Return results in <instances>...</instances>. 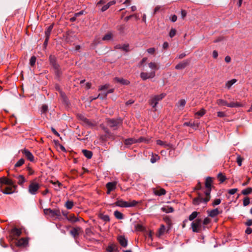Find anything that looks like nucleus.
<instances>
[{
    "label": "nucleus",
    "instance_id": "f257e3e1",
    "mask_svg": "<svg viewBox=\"0 0 252 252\" xmlns=\"http://www.w3.org/2000/svg\"><path fill=\"white\" fill-rule=\"evenodd\" d=\"M213 183V178L210 177L206 178L205 180V188L206 190L204 191L205 197H203V195L201 193L198 192L197 193V196L193 199L192 203L194 205H198L199 204L203 203L206 204L210 200L211 198V191L212 190Z\"/></svg>",
    "mask_w": 252,
    "mask_h": 252
},
{
    "label": "nucleus",
    "instance_id": "f03ea898",
    "mask_svg": "<svg viewBox=\"0 0 252 252\" xmlns=\"http://www.w3.org/2000/svg\"><path fill=\"white\" fill-rule=\"evenodd\" d=\"M148 66L152 70L151 71L149 72H142L140 73V77L143 80L154 78L156 75V71L159 69L158 63L155 62L149 63Z\"/></svg>",
    "mask_w": 252,
    "mask_h": 252
},
{
    "label": "nucleus",
    "instance_id": "7ed1b4c3",
    "mask_svg": "<svg viewBox=\"0 0 252 252\" xmlns=\"http://www.w3.org/2000/svg\"><path fill=\"white\" fill-rule=\"evenodd\" d=\"M137 203V202L135 200L127 202L122 199H118L114 204L118 207L126 208L135 206Z\"/></svg>",
    "mask_w": 252,
    "mask_h": 252
},
{
    "label": "nucleus",
    "instance_id": "20e7f679",
    "mask_svg": "<svg viewBox=\"0 0 252 252\" xmlns=\"http://www.w3.org/2000/svg\"><path fill=\"white\" fill-rule=\"evenodd\" d=\"M40 188V185L35 180H33L30 182L28 188V191L31 194L35 195L37 194Z\"/></svg>",
    "mask_w": 252,
    "mask_h": 252
},
{
    "label": "nucleus",
    "instance_id": "39448f33",
    "mask_svg": "<svg viewBox=\"0 0 252 252\" xmlns=\"http://www.w3.org/2000/svg\"><path fill=\"white\" fill-rule=\"evenodd\" d=\"M201 223L202 220L200 219H197L191 223V227L193 232L198 233L201 231L202 228L203 229H205V227L202 226Z\"/></svg>",
    "mask_w": 252,
    "mask_h": 252
},
{
    "label": "nucleus",
    "instance_id": "423d86ee",
    "mask_svg": "<svg viewBox=\"0 0 252 252\" xmlns=\"http://www.w3.org/2000/svg\"><path fill=\"white\" fill-rule=\"evenodd\" d=\"M45 215L51 218H59L61 216V213L59 209H45L44 210Z\"/></svg>",
    "mask_w": 252,
    "mask_h": 252
},
{
    "label": "nucleus",
    "instance_id": "0eeeda50",
    "mask_svg": "<svg viewBox=\"0 0 252 252\" xmlns=\"http://www.w3.org/2000/svg\"><path fill=\"white\" fill-rule=\"evenodd\" d=\"M165 94L162 93L159 95H156L151 97L150 104L153 108L155 109V111L156 110V108L158 102L163 98L165 96Z\"/></svg>",
    "mask_w": 252,
    "mask_h": 252
},
{
    "label": "nucleus",
    "instance_id": "6e6552de",
    "mask_svg": "<svg viewBox=\"0 0 252 252\" xmlns=\"http://www.w3.org/2000/svg\"><path fill=\"white\" fill-rule=\"evenodd\" d=\"M148 142V140H147L146 138L141 137L138 139H135L133 138L126 139L125 140V144L126 145H130L133 143H140V142Z\"/></svg>",
    "mask_w": 252,
    "mask_h": 252
},
{
    "label": "nucleus",
    "instance_id": "1a4fd4ad",
    "mask_svg": "<svg viewBox=\"0 0 252 252\" xmlns=\"http://www.w3.org/2000/svg\"><path fill=\"white\" fill-rule=\"evenodd\" d=\"M49 61L50 64L52 65L53 68H54L56 73H57V74L59 75L60 73V66L56 63V58L55 57V56H50L49 57Z\"/></svg>",
    "mask_w": 252,
    "mask_h": 252
},
{
    "label": "nucleus",
    "instance_id": "9d476101",
    "mask_svg": "<svg viewBox=\"0 0 252 252\" xmlns=\"http://www.w3.org/2000/svg\"><path fill=\"white\" fill-rule=\"evenodd\" d=\"M108 125L113 128L114 129H116L121 124L122 121L120 119L114 120L110 119L107 121Z\"/></svg>",
    "mask_w": 252,
    "mask_h": 252
},
{
    "label": "nucleus",
    "instance_id": "9b49d317",
    "mask_svg": "<svg viewBox=\"0 0 252 252\" xmlns=\"http://www.w3.org/2000/svg\"><path fill=\"white\" fill-rule=\"evenodd\" d=\"M21 230L17 228H14L10 232V237L12 239L17 240L21 234Z\"/></svg>",
    "mask_w": 252,
    "mask_h": 252
},
{
    "label": "nucleus",
    "instance_id": "f8f14e48",
    "mask_svg": "<svg viewBox=\"0 0 252 252\" xmlns=\"http://www.w3.org/2000/svg\"><path fill=\"white\" fill-rule=\"evenodd\" d=\"M5 186H13V181L5 177L0 178V188Z\"/></svg>",
    "mask_w": 252,
    "mask_h": 252
},
{
    "label": "nucleus",
    "instance_id": "ddd939ff",
    "mask_svg": "<svg viewBox=\"0 0 252 252\" xmlns=\"http://www.w3.org/2000/svg\"><path fill=\"white\" fill-rule=\"evenodd\" d=\"M13 186H1L0 188V191L6 194H11L14 192V189L13 188Z\"/></svg>",
    "mask_w": 252,
    "mask_h": 252
},
{
    "label": "nucleus",
    "instance_id": "4468645a",
    "mask_svg": "<svg viewBox=\"0 0 252 252\" xmlns=\"http://www.w3.org/2000/svg\"><path fill=\"white\" fill-rule=\"evenodd\" d=\"M22 153L25 155L26 158L30 161L33 162L34 160V158L31 152L28 150L25 149L22 150Z\"/></svg>",
    "mask_w": 252,
    "mask_h": 252
},
{
    "label": "nucleus",
    "instance_id": "2eb2a0df",
    "mask_svg": "<svg viewBox=\"0 0 252 252\" xmlns=\"http://www.w3.org/2000/svg\"><path fill=\"white\" fill-rule=\"evenodd\" d=\"M118 240L120 245L123 247H126L127 245V241L124 236H119L118 237Z\"/></svg>",
    "mask_w": 252,
    "mask_h": 252
},
{
    "label": "nucleus",
    "instance_id": "dca6fc26",
    "mask_svg": "<svg viewBox=\"0 0 252 252\" xmlns=\"http://www.w3.org/2000/svg\"><path fill=\"white\" fill-rule=\"evenodd\" d=\"M117 185V182L116 181L108 182L106 184V187L107 189H109V190L113 191L116 189Z\"/></svg>",
    "mask_w": 252,
    "mask_h": 252
},
{
    "label": "nucleus",
    "instance_id": "f3484780",
    "mask_svg": "<svg viewBox=\"0 0 252 252\" xmlns=\"http://www.w3.org/2000/svg\"><path fill=\"white\" fill-rule=\"evenodd\" d=\"M114 81L123 85H128L129 84V81L122 78L115 77L114 78Z\"/></svg>",
    "mask_w": 252,
    "mask_h": 252
},
{
    "label": "nucleus",
    "instance_id": "a211bd4d",
    "mask_svg": "<svg viewBox=\"0 0 252 252\" xmlns=\"http://www.w3.org/2000/svg\"><path fill=\"white\" fill-rule=\"evenodd\" d=\"M154 193L156 195L161 196L165 194L166 190L162 188L154 189Z\"/></svg>",
    "mask_w": 252,
    "mask_h": 252
},
{
    "label": "nucleus",
    "instance_id": "6ab92c4d",
    "mask_svg": "<svg viewBox=\"0 0 252 252\" xmlns=\"http://www.w3.org/2000/svg\"><path fill=\"white\" fill-rule=\"evenodd\" d=\"M188 64L189 62L188 61H183L176 65L175 68L176 69H184L188 65Z\"/></svg>",
    "mask_w": 252,
    "mask_h": 252
},
{
    "label": "nucleus",
    "instance_id": "aec40b11",
    "mask_svg": "<svg viewBox=\"0 0 252 252\" xmlns=\"http://www.w3.org/2000/svg\"><path fill=\"white\" fill-rule=\"evenodd\" d=\"M128 47L129 45L128 44H118L115 46L116 49H121L125 52H128L129 51Z\"/></svg>",
    "mask_w": 252,
    "mask_h": 252
},
{
    "label": "nucleus",
    "instance_id": "412c9836",
    "mask_svg": "<svg viewBox=\"0 0 252 252\" xmlns=\"http://www.w3.org/2000/svg\"><path fill=\"white\" fill-rule=\"evenodd\" d=\"M199 124L198 123H195L194 122H185L184 124V126H189L195 129H196L199 127Z\"/></svg>",
    "mask_w": 252,
    "mask_h": 252
},
{
    "label": "nucleus",
    "instance_id": "4be33fe9",
    "mask_svg": "<svg viewBox=\"0 0 252 252\" xmlns=\"http://www.w3.org/2000/svg\"><path fill=\"white\" fill-rule=\"evenodd\" d=\"M81 228L79 227H74L72 230L70 231V234L73 237H76L77 236L79 235V231L80 230Z\"/></svg>",
    "mask_w": 252,
    "mask_h": 252
},
{
    "label": "nucleus",
    "instance_id": "5701e85b",
    "mask_svg": "<svg viewBox=\"0 0 252 252\" xmlns=\"http://www.w3.org/2000/svg\"><path fill=\"white\" fill-rule=\"evenodd\" d=\"M28 240L26 238H22L19 239L16 243L18 246H25L28 244Z\"/></svg>",
    "mask_w": 252,
    "mask_h": 252
},
{
    "label": "nucleus",
    "instance_id": "b1692460",
    "mask_svg": "<svg viewBox=\"0 0 252 252\" xmlns=\"http://www.w3.org/2000/svg\"><path fill=\"white\" fill-rule=\"evenodd\" d=\"M66 219L73 223L79 221V219L76 218L74 214H70L69 216H66Z\"/></svg>",
    "mask_w": 252,
    "mask_h": 252
},
{
    "label": "nucleus",
    "instance_id": "393cba45",
    "mask_svg": "<svg viewBox=\"0 0 252 252\" xmlns=\"http://www.w3.org/2000/svg\"><path fill=\"white\" fill-rule=\"evenodd\" d=\"M17 183L20 186H23L24 183L26 182V179L24 178V177L23 175H19L17 177Z\"/></svg>",
    "mask_w": 252,
    "mask_h": 252
},
{
    "label": "nucleus",
    "instance_id": "a878e982",
    "mask_svg": "<svg viewBox=\"0 0 252 252\" xmlns=\"http://www.w3.org/2000/svg\"><path fill=\"white\" fill-rule=\"evenodd\" d=\"M161 209L162 212L166 213H172L174 211L173 208L168 206H164Z\"/></svg>",
    "mask_w": 252,
    "mask_h": 252
},
{
    "label": "nucleus",
    "instance_id": "bb28decb",
    "mask_svg": "<svg viewBox=\"0 0 252 252\" xmlns=\"http://www.w3.org/2000/svg\"><path fill=\"white\" fill-rule=\"evenodd\" d=\"M53 27V25H51V26H49L45 32V36H46V41H48V39H49V36L50 35L51 32L52 30Z\"/></svg>",
    "mask_w": 252,
    "mask_h": 252
},
{
    "label": "nucleus",
    "instance_id": "cd10ccee",
    "mask_svg": "<svg viewBox=\"0 0 252 252\" xmlns=\"http://www.w3.org/2000/svg\"><path fill=\"white\" fill-rule=\"evenodd\" d=\"M157 144L158 145L163 146L165 148H170L171 147V145L170 144L167 143L165 142H163L160 140H157Z\"/></svg>",
    "mask_w": 252,
    "mask_h": 252
},
{
    "label": "nucleus",
    "instance_id": "c85d7f7f",
    "mask_svg": "<svg viewBox=\"0 0 252 252\" xmlns=\"http://www.w3.org/2000/svg\"><path fill=\"white\" fill-rule=\"evenodd\" d=\"M243 106V105L240 103L238 102H232L230 103H228L227 104V107H240Z\"/></svg>",
    "mask_w": 252,
    "mask_h": 252
},
{
    "label": "nucleus",
    "instance_id": "c756f323",
    "mask_svg": "<svg viewBox=\"0 0 252 252\" xmlns=\"http://www.w3.org/2000/svg\"><path fill=\"white\" fill-rule=\"evenodd\" d=\"M219 214L220 212L218 208L212 210L209 212V215L212 218L216 217Z\"/></svg>",
    "mask_w": 252,
    "mask_h": 252
},
{
    "label": "nucleus",
    "instance_id": "7c9ffc66",
    "mask_svg": "<svg viewBox=\"0 0 252 252\" xmlns=\"http://www.w3.org/2000/svg\"><path fill=\"white\" fill-rule=\"evenodd\" d=\"M82 153L84 155L88 158H91L92 157L93 154L92 152L90 151H88L87 150H83Z\"/></svg>",
    "mask_w": 252,
    "mask_h": 252
},
{
    "label": "nucleus",
    "instance_id": "2f4dec72",
    "mask_svg": "<svg viewBox=\"0 0 252 252\" xmlns=\"http://www.w3.org/2000/svg\"><path fill=\"white\" fill-rule=\"evenodd\" d=\"M237 82V80L236 79H233L230 81H227L225 84V87L229 89L231 87L235 84Z\"/></svg>",
    "mask_w": 252,
    "mask_h": 252
},
{
    "label": "nucleus",
    "instance_id": "473e14b6",
    "mask_svg": "<svg viewBox=\"0 0 252 252\" xmlns=\"http://www.w3.org/2000/svg\"><path fill=\"white\" fill-rule=\"evenodd\" d=\"M114 215L117 219L122 220L124 219L123 214L118 211H115L114 213Z\"/></svg>",
    "mask_w": 252,
    "mask_h": 252
},
{
    "label": "nucleus",
    "instance_id": "72a5a7b5",
    "mask_svg": "<svg viewBox=\"0 0 252 252\" xmlns=\"http://www.w3.org/2000/svg\"><path fill=\"white\" fill-rule=\"evenodd\" d=\"M217 104L220 106H227L228 103L226 101L222 99H219L217 100Z\"/></svg>",
    "mask_w": 252,
    "mask_h": 252
},
{
    "label": "nucleus",
    "instance_id": "f704fd0d",
    "mask_svg": "<svg viewBox=\"0 0 252 252\" xmlns=\"http://www.w3.org/2000/svg\"><path fill=\"white\" fill-rule=\"evenodd\" d=\"M51 183L54 185L55 189L56 190H59L60 189V187L62 186V184L59 182L58 181L56 182H54L53 181H51Z\"/></svg>",
    "mask_w": 252,
    "mask_h": 252
},
{
    "label": "nucleus",
    "instance_id": "c9c22d12",
    "mask_svg": "<svg viewBox=\"0 0 252 252\" xmlns=\"http://www.w3.org/2000/svg\"><path fill=\"white\" fill-rule=\"evenodd\" d=\"M112 37L113 34L111 33H108L103 37L102 40L109 41L112 39Z\"/></svg>",
    "mask_w": 252,
    "mask_h": 252
},
{
    "label": "nucleus",
    "instance_id": "e433bc0d",
    "mask_svg": "<svg viewBox=\"0 0 252 252\" xmlns=\"http://www.w3.org/2000/svg\"><path fill=\"white\" fill-rule=\"evenodd\" d=\"M252 192V188H248L242 190V193L243 195H248Z\"/></svg>",
    "mask_w": 252,
    "mask_h": 252
},
{
    "label": "nucleus",
    "instance_id": "4c0bfd02",
    "mask_svg": "<svg viewBox=\"0 0 252 252\" xmlns=\"http://www.w3.org/2000/svg\"><path fill=\"white\" fill-rule=\"evenodd\" d=\"M99 218L102 219L104 221H110V218L109 217L108 215H103V214H100L99 215Z\"/></svg>",
    "mask_w": 252,
    "mask_h": 252
},
{
    "label": "nucleus",
    "instance_id": "58836bf2",
    "mask_svg": "<svg viewBox=\"0 0 252 252\" xmlns=\"http://www.w3.org/2000/svg\"><path fill=\"white\" fill-rule=\"evenodd\" d=\"M197 215H198V212H197L196 211H194L191 213V215H189V220H192L196 218Z\"/></svg>",
    "mask_w": 252,
    "mask_h": 252
},
{
    "label": "nucleus",
    "instance_id": "ea45409f",
    "mask_svg": "<svg viewBox=\"0 0 252 252\" xmlns=\"http://www.w3.org/2000/svg\"><path fill=\"white\" fill-rule=\"evenodd\" d=\"M25 162V160L23 158L19 159L15 164V167H19L21 166Z\"/></svg>",
    "mask_w": 252,
    "mask_h": 252
},
{
    "label": "nucleus",
    "instance_id": "a19ab883",
    "mask_svg": "<svg viewBox=\"0 0 252 252\" xmlns=\"http://www.w3.org/2000/svg\"><path fill=\"white\" fill-rule=\"evenodd\" d=\"M206 113V110L204 108H202L200 111L195 113V115L199 117H202Z\"/></svg>",
    "mask_w": 252,
    "mask_h": 252
},
{
    "label": "nucleus",
    "instance_id": "79ce46f5",
    "mask_svg": "<svg viewBox=\"0 0 252 252\" xmlns=\"http://www.w3.org/2000/svg\"><path fill=\"white\" fill-rule=\"evenodd\" d=\"M244 160V158H242L240 155H238L236 158V161L238 164V165L239 166H241L242 165V163L243 160Z\"/></svg>",
    "mask_w": 252,
    "mask_h": 252
},
{
    "label": "nucleus",
    "instance_id": "37998d69",
    "mask_svg": "<svg viewBox=\"0 0 252 252\" xmlns=\"http://www.w3.org/2000/svg\"><path fill=\"white\" fill-rule=\"evenodd\" d=\"M159 157L158 155H153L151 159H150V161L152 163H154L155 162H156L157 161H158V160H159Z\"/></svg>",
    "mask_w": 252,
    "mask_h": 252
},
{
    "label": "nucleus",
    "instance_id": "c03bdc74",
    "mask_svg": "<svg viewBox=\"0 0 252 252\" xmlns=\"http://www.w3.org/2000/svg\"><path fill=\"white\" fill-rule=\"evenodd\" d=\"M73 206V202L71 201H67L65 203V207L68 209H70Z\"/></svg>",
    "mask_w": 252,
    "mask_h": 252
},
{
    "label": "nucleus",
    "instance_id": "a18cd8bd",
    "mask_svg": "<svg viewBox=\"0 0 252 252\" xmlns=\"http://www.w3.org/2000/svg\"><path fill=\"white\" fill-rule=\"evenodd\" d=\"M165 231V227L164 225H161L158 230L159 236L162 235Z\"/></svg>",
    "mask_w": 252,
    "mask_h": 252
},
{
    "label": "nucleus",
    "instance_id": "49530a36",
    "mask_svg": "<svg viewBox=\"0 0 252 252\" xmlns=\"http://www.w3.org/2000/svg\"><path fill=\"white\" fill-rule=\"evenodd\" d=\"M176 30L174 28H172L169 32V35L171 38H172L176 35Z\"/></svg>",
    "mask_w": 252,
    "mask_h": 252
},
{
    "label": "nucleus",
    "instance_id": "de8ad7c7",
    "mask_svg": "<svg viewBox=\"0 0 252 252\" xmlns=\"http://www.w3.org/2000/svg\"><path fill=\"white\" fill-rule=\"evenodd\" d=\"M250 198L249 197H246L244 198L243 205L244 206H246L250 204Z\"/></svg>",
    "mask_w": 252,
    "mask_h": 252
},
{
    "label": "nucleus",
    "instance_id": "09e8293b",
    "mask_svg": "<svg viewBox=\"0 0 252 252\" xmlns=\"http://www.w3.org/2000/svg\"><path fill=\"white\" fill-rule=\"evenodd\" d=\"M218 177L219 179V180L220 181V182H223L225 180V177L224 176H223L221 173H219L218 175Z\"/></svg>",
    "mask_w": 252,
    "mask_h": 252
},
{
    "label": "nucleus",
    "instance_id": "8fccbe9b",
    "mask_svg": "<svg viewBox=\"0 0 252 252\" xmlns=\"http://www.w3.org/2000/svg\"><path fill=\"white\" fill-rule=\"evenodd\" d=\"M36 62V58L34 56H32L31 57L30 61V63L31 66H33Z\"/></svg>",
    "mask_w": 252,
    "mask_h": 252
},
{
    "label": "nucleus",
    "instance_id": "3c124183",
    "mask_svg": "<svg viewBox=\"0 0 252 252\" xmlns=\"http://www.w3.org/2000/svg\"><path fill=\"white\" fill-rule=\"evenodd\" d=\"M221 202V200L220 198L216 199L214 200L212 205L213 206L220 204Z\"/></svg>",
    "mask_w": 252,
    "mask_h": 252
},
{
    "label": "nucleus",
    "instance_id": "603ef678",
    "mask_svg": "<svg viewBox=\"0 0 252 252\" xmlns=\"http://www.w3.org/2000/svg\"><path fill=\"white\" fill-rule=\"evenodd\" d=\"M79 118L82 120L83 122H84L85 123L88 124V125H90V123L89 122V121L88 119H87V118H86L85 117H84L82 115H80L79 116Z\"/></svg>",
    "mask_w": 252,
    "mask_h": 252
},
{
    "label": "nucleus",
    "instance_id": "864d4df0",
    "mask_svg": "<svg viewBox=\"0 0 252 252\" xmlns=\"http://www.w3.org/2000/svg\"><path fill=\"white\" fill-rule=\"evenodd\" d=\"M107 250L108 252H114L116 251V248L114 246H109Z\"/></svg>",
    "mask_w": 252,
    "mask_h": 252
},
{
    "label": "nucleus",
    "instance_id": "5fc2aeb1",
    "mask_svg": "<svg viewBox=\"0 0 252 252\" xmlns=\"http://www.w3.org/2000/svg\"><path fill=\"white\" fill-rule=\"evenodd\" d=\"M210 221H211V220L209 218L207 217L204 219L202 223L204 225H206L208 224L209 223H210Z\"/></svg>",
    "mask_w": 252,
    "mask_h": 252
},
{
    "label": "nucleus",
    "instance_id": "6e6d98bb",
    "mask_svg": "<svg viewBox=\"0 0 252 252\" xmlns=\"http://www.w3.org/2000/svg\"><path fill=\"white\" fill-rule=\"evenodd\" d=\"M217 116L218 117L222 118L226 116V114L224 112L219 111L217 112Z\"/></svg>",
    "mask_w": 252,
    "mask_h": 252
},
{
    "label": "nucleus",
    "instance_id": "4d7b16f0",
    "mask_svg": "<svg viewBox=\"0 0 252 252\" xmlns=\"http://www.w3.org/2000/svg\"><path fill=\"white\" fill-rule=\"evenodd\" d=\"M186 101L185 99H181L179 101V105L180 107H184L186 104Z\"/></svg>",
    "mask_w": 252,
    "mask_h": 252
},
{
    "label": "nucleus",
    "instance_id": "13d9d810",
    "mask_svg": "<svg viewBox=\"0 0 252 252\" xmlns=\"http://www.w3.org/2000/svg\"><path fill=\"white\" fill-rule=\"evenodd\" d=\"M109 5L107 3L106 4L103 5L101 8H100V10L102 11V12H104L106 10H107L109 8Z\"/></svg>",
    "mask_w": 252,
    "mask_h": 252
},
{
    "label": "nucleus",
    "instance_id": "bf43d9fd",
    "mask_svg": "<svg viewBox=\"0 0 252 252\" xmlns=\"http://www.w3.org/2000/svg\"><path fill=\"white\" fill-rule=\"evenodd\" d=\"M48 110V106L46 105H43L41 108V111L42 113H46Z\"/></svg>",
    "mask_w": 252,
    "mask_h": 252
},
{
    "label": "nucleus",
    "instance_id": "052dcab7",
    "mask_svg": "<svg viewBox=\"0 0 252 252\" xmlns=\"http://www.w3.org/2000/svg\"><path fill=\"white\" fill-rule=\"evenodd\" d=\"M156 50L154 48H150L147 50V51L148 53L153 54L155 53Z\"/></svg>",
    "mask_w": 252,
    "mask_h": 252
},
{
    "label": "nucleus",
    "instance_id": "680f3d73",
    "mask_svg": "<svg viewBox=\"0 0 252 252\" xmlns=\"http://www.w3.org/2000/svg\"><path fill=\"white\" fill-rule=\"evenodd\" d=\"M237 191V189H230L228 190V193L231 194V195H232V194H235Z\"/></svg>",
    "mask_w": 252,
    "mask_h": 252
},
{
    "label": "nucleus",
    "instance_id": "e2e57ef3",
    "mask_svg": "<svg viewBox=\"0 0 252 252\" xmlns=\"http://www.w3.org/2000/svg\"><path fill=\"white\" fill-rule=\"evenodd\" d=\"M114 92V89H110L109 90H108L106 93H105L103 96V98H106V97H107V95L108 94H110V93H112Z\"/></svg>",
    "mask_w": 252,
    "mask_h": 252
},
{
    "label": "nucleus",
    "instance_id": "0e129e2a",
    "mask_svg": "<svg viewBox=\"0 0 252 252\" xmlns=\"http://www.w3.org/2000/svg\"><path fill=\"white\" fill-rule=\"evenodd\" d=\"M170 19L172 22H175L177 21V17L175 15H173L171 16Z\"/></svg>",
    "mask_w": 252,
    "mask_h": 252
},
{
    "label": "nucleus",
    "instance_id": "69168bd1",
    "mask_svg": "<svg viewBox=\"0 0 252 252\" xmlns=\"http://www.w3.org/2000/svg\"><path fill=\"white\" fill-rule=\"evenodd\" d=\"M109 87V85H107V84H105L103 86H101L99 88V91H102V90H106Z\"/></svg>",
    "mask_w": 252,
    "mask_h": 252
},
{
    "label": "nucleus",
    "instance_id": "338daca9",
    "mask_svg": "<svg viewBox=\"0 0 252 252\" xmlns=\"http://www.w3.org/2000/svg\"><path fill=\"white\" fill-rule=\"evenodd\" d=\"M161 6L159 5L157 6L154 10V14H155L157 12H158L159 10L160 9Z\"/></svg>",
    "mask_w": 252,
    "mask_h": 252
},
{
    "label": "nucleus",
    "instance_id": "774afa93",
    "mask_svg": "<svg viewBox=\"0 0 252 252\" xmlns=\"http://www.w3.org/2000/svg\"><path fill=\"white\" fill-rule=\"evenodd\" d=\"M105 3V0H100L97 2L96 6L99 7L101 4H103Z\"/></svg>",
    "mask_w": 252,
    "mask_h": 252
}]
</instances>
